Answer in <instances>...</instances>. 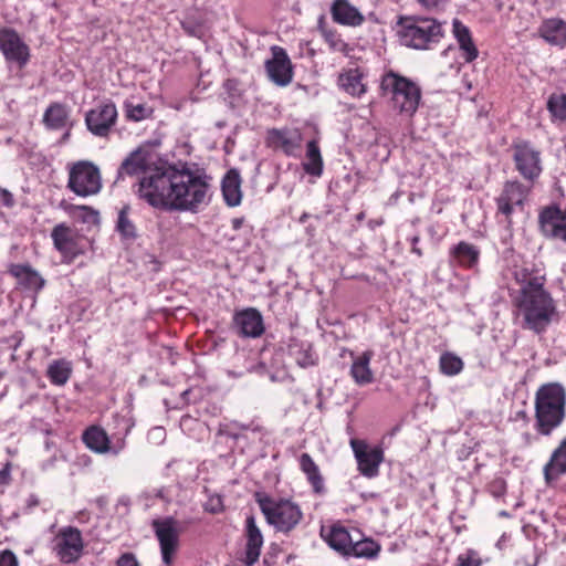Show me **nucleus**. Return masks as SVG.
I'll use <instances>...</instances> for the list:
<instances>
[{"mask_svg":"<svg viewBox=\"0 0 566 566\" xmlns=\"http://www.w3.org/2000/svg\"><path fill=\"white\" fill-rule=\"evenodd\" d=\"M268 143L271 147L283 150L287 156H294L301 147L302 135L295 129H271L268 133Z\"/></svg>","mask_w":566,"mask_h":566,"instance_id":"20","label":"nucleus"},{"mask_svg":"<svg viewBox=\"0 0 566 566\" xmlns=\"http://www.w3.org/2000/svg\"><path fill=\"white\" fill-rule=\"evenodd\" d=\"M440 371L447 376H455L463 369L462 359L453 353L446 352L439 359Z\"/></svg>","mask_w":566,"mask_h":566,"instance_id":"39","label":"nucleus"},{"mask_svg":"<svg viewBox=\"0 0 566 566\" xmlns=\"http://www.w3.org/2000/svg\"><path fill=\"white\" fill-rule=\"evenodd\" d=\"M380 90L391 108L400 116L411 118L416 114L421 101V90L415 82L389 71L381 77Z\"/></svg>","mask_w":566,"mask_h":566,"instance_id":"4","label":"nucleus"},{"mask_svg":"<svg viewBox=\"0 0 566 566\" xmlns=\"http://www.w3.org/2000/svg\"><path fill=\"white\" fill-rule=\"evenodd\" d=\"M222 195L230 207L239 206L242 199L241 178L237 170H229L222 180Z\"/></svg>","mask_w":566,"mask_h":566,"instance_id":"30","label":"nucleus"},{"mask_svg":"<svg viewBox=\"0 0 566 566\" xmlns=\"http://www.w3.org/2000/svg\"><path fill=\"white\" fill-rule=\"evenodd\" d=\"M245 551L244 563L248 566L255 564L260 557L261 548L263 546V535L260 527L256 525L254 516L250 515L245 520Z\"/></svg>","mask_w":566,"mask_h":566,"instance_id":"21","label":"nucleus"},{"mask_svg":"<svg viewBox=\"0 0 566 566\" xmlns=\"http://www.w3.org/2000/svg\"><path fill=\"white\" fill-rule=\"evenodd\" d=\"M74 216L80 218L85 223H97L98 222V212L86 207V206H77L74 208Z\"/></svg>","mask_w":566,"mask_h":566,"instance_id":"44","label":"nucleus"},{"mask_svg":"<svg viewBox=\"0 0 566 566\" xmlns=\"http://www.w3.org/2000/svg\"><path fill=\"white\" fill-rule=\"evenodd\" d=\"M205 510L209 513H220L223 510V503L220 496H211L205 504Z\"/></svg>","mask_w":566,"mask_h":566,"instance_id":"45","label":"nucleus"},{"mask_svg":"<svg viewBox=\"0 0 566 566\" xmlns=\"http://www.w3.org/2000/svg\"><path fill=\"white\" fill-rule=\"evenodd\" d=\"M123 420L125 422V429L123 433L113 434V439L111 440L104 429L92 426L86 429L83 434L84 443L91 451L95 453H112L114 455L119 454L126 447V437L133 427V423H130L129 420Z\"/></svg>","mask_w":566,"mask_h":566,"instance_id":"8","label":"nucleus"},{"mask_svg":"<svg viewBox=\"0 0 566 566\" xmlns=\"http://www.w3.org/2000/svg\"><path fill=\"white\" fill-rule=\"evenodd\" d=\"M210 178L190 165H161L139 181L138 195L163 210L197 212L210 201Z\"/></svg>","mask_w":566,"mask_h":566,"instance_id":"1","label":"nucleus"},{"mask_svg":"<svg viewBox=\"0 0 566 566\" xmlns=\"http://www.w3.org/2000/svg\"><path fill=\"white\" fill-rule=\"evenodd\" d=\"M331 14L336 23L348 27H359L365 20L359 10L348 0H334Z\"/></svg>","mask_w":566,"mask_h":566,"instance_id":"23","label":"nucleus"},{"mask_svg":"<svg viewBox=\"0 0 566 566\" xmlns=\"http://www.w3.org/2000/svg\"><path fill=\"white\" fill-rule=\"evenodd\" d=\"M231 222H232V228H233L234 230H238V229H240V228H241V226H242V223H243V219H241V218H235V219H233Z\"/></svg>","mask_w":566,"mask_h":566,"instance_id":"53","label":"nucleus"},{"mask_svg":"<svg viewBox=\"0 0 566 566\" xmlns=\"http://www.w3.org/2000/svg\"><path fill=\"white\" fill-rule=\"evenodd\" d=\"M300 468L306 475L308 482L312 484L315 492H321L323 489V479L319 469L313 461L308 453H302L300 457Z\"/></svg>","mask_w":566,"mask_h":566,"instance_id":"34","label":"nucleus"},{"mask_svg":"<svg viewBox=\"0 0 566 566\" xmlns=\"http://www.w3.org/2000/svg\"><path fill=\"white\" fill-rule=\"evenodd\" d=\"M418 242H419V238L418 237H412V239H411L412 252L418 254V255H421L422 252L418 248Z\"/></svg>","mask_w":566,"mask_h":566,"instance_id":"52","label":"nucleus"},{"mask_svg":"<svg viewBox=\"0 0 566 566\" xmlns=\"http://www.w3.org/2000/svg\"><path fill=\"white\" fill-rule=\"evenodd\" d=\"M116 229L124 240H134L137 238V230L134 222L128 218V207H124L117 218Z\"/></svg>","mask_w":566,"mask_h":566,"instance_id":"40","label":"nucleus"},{"mask_svg":"<svg viewBox=\"0 0 566 566\" xmlns=\"http://www.w3.org/2000/svg\"><path fill=\"white\" fill-rule=\"evenodd\" d=\"M234 326L243 337L256 338L264 332L263 318L255 308H247L234 315Z\"/></svg>","mask_w":566,"mask_h":566,"instance_id":"19","label":"nucleus"},{"mask_svg":"<svg viewBox=\"0 0 566 566\" xmlns=\"http://www.w3.org/2000/svg\"><path fill=\"white\" fill-rule=\"evenodd\" d=\"M0 203L7 208L14 206V198L9 190L0 188Z\"/></svg>","mask_w":566,"mask_h":566,"instance_id":"48","label":"nucleus"},{"mask_svg":"<svg viewBox=\"0 0 566 566\" xmlns=\"http://www.w3.org/2000/svg\"><path fill=\"white\" fill-rule=\"evenodd\" d=\"M270 80L279 86H286L292 82L293 69L284 49L272 48V59L265 63Z\"/></svg>","mask_w":566,"mask_h":566,"instance_id":"16","label":"nucleus"},{"mask_svg":"<svg viewBox=\"0 0 566 566\" xmlns=\"http://www.w3.org/2000/svg\"><path fill=\"white\" fill-rule=\"evenodd\" d=\"M188 394H189V390H185L182 395L187 396Z\"/></svg>","mask_w":566,"mask_h":566,"instance_id":"56","label":"nucleus"},{"mask_svg":"<svg viewBox=\"0 0 566 566\" xmlns=\"http://www.w3.org/2000/svg\"><path fill=\"white\" fill-rule=\"evenodd\" d=\"M527 192L528 190L520 182H507L497 198L499 212L509 218L515 208L523 206Z\"/></svg>","mask_w":566,"mask_h":566,"instance_id":"18","label":"nucleus"},{"mask_svg":"<svg viewBox=\"0 0 566 566\" xmlns=\"http://www.w3.org/2000/svg\"><path fill=\"white\" fill-rule=\"evenodd\" d=\"M512 274L520 285L513 302L521 326L535 334L545 333L557 316L556 302L545 289V273L533 264H521L514 265Z\"/></svg>","mask_w":566,"mask_h":566,"instance_id":"2","label":"nucleus"},{"mask_svg":"<svg viewBox=\"0 0 566 566\" xmlns=\"http://www.w3.org/2000/svg\"><path fill=\"white\" fill-rule=\"evenodd\" d=\"M149 437L150 438H154V439H158V440H161L164 439L165 437V430L163 428H154L150 432H149Z\"/></svg>","mask_w":566,"mask_h":566,"instance_id":"50","label":"nucleus"},{"mask_svg":"<svg viewBox=\"0 0 566 566\" xmlns=\"http://www.w3.org/2000/svg\"><path fill=\"white\" fill-rule=\"evenodd\" d=\"M125 116L132 122H142L153 116L154 109L146 103H135L133 98L126 99L123 105Z\"/></svg>","mask_w":566,"mask_h":566,"instance_id":"36","label":"nucleus"},{"mask_svg":"<svg viewBox=\"0 0 566 566\" xmlns=\"http://www.w3.org/2000/svg\"><path fill=\"white\" fill-rule=\"evenodd\" d=\"M547 109L554 119L565 120L566 95L562 93L552 94L547 101Z\"/></svg>","mask_w":566,"mask_h":566,"instance_id":"41","label":"nucleus"},{"mask_svg":"<svg viewBox=\"0 0 566 566\" xmlns=\"http://www.w3.org/2000/svg\"><path fill=\"white\" fill-rule=\"evenodd\" d=\"M524 439L526 446H530L532 443V436L530 433H525Z\"/></svg>","mask_w":566,"mask_h":566,"instance_id":"54","label":"nucleus"},{"mask_svg":"<svg viewBox=\"0 0 566 566\" xmlns=\"http://www.w3.org/2000/svg\"><path fill=\"white\" fill-rule=\"evenodd\" d=\"M539 35L551 45H566V22L558 18L546 19L538 29Z\"/></svg>","mask_w":566,"mask_h":566,"instance_id":"25","label":"nucleus"},{"mask_svg":"<svg viewBox=\"0 0 566 566\" xmlns=\"http://www.w3.org/2000/svg\"><path fill=\"white\" fill-rule=\"evenodd\" d=\"M525 566H537L538 564V557H535L534 562L533 563H528V562H524L523 563Z\"/></svg>","mask_w":566,"mask_h":566,"instance_id":"55","label":"nucleus"},{"mask_svg":"<svg viewBox=\"0 0 566 566\" xmlns=\"http://www.w3.org/2000/svg\"><path fill=\"white\" fill-rule=\"evenodd\" d=\"M374 352L368 349L358 355L352 354L350 376L358 386H366L374 381V373L370 368V361Z\"/></svg>","mask_w":566,"mask_h":566,"instance_id":"24","label":"nucleus"},{"mask_svg":"<svg viewBox=\"0 0 566 566\" xmlns=\"http://www.w3.org/2000/svg\"><path fill=\"white\" fill-rule=\"evenodd\" d=\"M0 51L8 63L22 69L30 60V49L13 29H0Z\"/></svg>","mask_w":566,"mask_h":566,"instance_id":"12","label":"nucleus"},{"mask_svg":"<svg viewBox=\"0 0 566 566\" xmlns=\"http://www.w3.org/2000/svg\"><path fill=\"white\" fill-rule=\"evenodd\" d=\"M167 165L166 163H158V155L149 146H142L132 151L122 163L118 168L117 177L124 178L125 176H135L144 174L143 177L156 168Z\"/></svg>","mask_w":566,"mask_h":566,"instance_id":"9","label":"nucleus"},{"mask_svg":"<svg viewBox=\"0 0 566 566\" xmlns=\"http://www.w3.org/2000/svg\"><path fill=\"white\" fill-rule=\"evenodd\" d=\"M452 256L457 263L464 268H473L480 256V251L473 244L468 242L458 243L451 251Z\"/></svg>","mask_w":566,"mask_h":566,"instance_id":"32","label":"nucleus"},{"mask_svg":"<svg viewBox=\"0 0 566 566\" xmlns=\"http://www.w3.org/2000/svg\"><path fill=\"white\" fill-rule=\"evenodd\" d=\"M322 35L324 38V41L328 44L329 49L334 52L343 53L347 49V44L345 41L340 38V35L329 29H323Z\"/></svg>","mask_w":566,"mask_h":566,"instance_id":"42","label":"nucleus"},{"mask_svg":"<svg viewBox=\"0 0 566 566\" xmlns=\"http://www.w3.org/2000/svg\"><path fill=\"white\" fill-rule=\"evenodd\" d=\"M69 109L60 103L52 104L44 113V123L52 129H61L67 125Z\"/></svg>","mask_w":566,"mask_h":566,"instance_id":"33","label":"nucleus"},{"mask_svg":"<svg viewBox=\"0 0 566 566\" xmlns=\"http://www.w3.org/2000/svg\"><path fill=\"white\" fill-rule=\"evenodd\" d=\"M0 566H18V558L9 549L0 552Z\"/></svg>","mask_w":566,"mask_h":566,"instance_id":"46","label":"nucleus"},{"mask_svg":"<svg viewBox=\"0 0 566 566\" xmlns=\"http://www.w3.org/2000/svg\"><path fill=\"white\" fill-rule=\"evenodd\" d=\"M514 160L517 170L526 179H534L542 171L539 153L528 143H521L515 146Z\"/></svg>","mask_w":566,"mask_h":566,"instance_id":"17","label":"nucleus"},{"mask_svg":"<svg viewBox=\"0 0 566 566\" xmlns=\"http://www.w3.org/2000/svg\"><path fill=\"white\" fill-rule=\"evenodd\" d=\"M457 566H481L482 559L474 549H467L457 557Z\"/></svg>","mask_w":566,"mask_h":566,"instance_id":"43","label":"nucleus"},{"mask_svg":"<svg viewBox=\"0 0 566 566\" xmlns=\"http://www.w3.org/2000/svg\"><path fill=\"white\" fill-rule=\"evenodd\" d=\"M566 391L556 382L542 385L535 394L534 428L542 436H549L565 419Z\"/></svg>","mask_w":566,"mask_h":566,"instance_id":"3","label":"nucleus"},{"mask_svg":"<svg viewBox=\"0 0 566 566\" xmlns=\"http://www.w3.org/2000/svg\"><path fill=\"white\" fill-rule=\"evenodd\" d=\"M153 527L159 542L163 562L169 566L172 563L179 543L177 522L172 517L155 520Z\"/></svg>","mask_w":566,"mask_h":566,"instance_id":"14","label":"nucleus"},{"mask_svg":"<svg viewBox=\"0 0 566 566\" xmlns=\"http://www.w3.org/2000/svg\"><path fill=\"white\" fill-rule=\"evenodd\" d=\"M321 534L329 547L347 556L353 539L345 527L339 525H334L329 528L323 527Z\"/></svg>","mask_w":566,"mask_h":566,"instance_id":"27","label":"nucleus"},{"mask_svg":"<svg viewBox=\"0 0 566 566\" xmlns=\"http://www.w3.org/2000/svg\"><path fill=\"white\" fill-rule=\"evenodd\" d=\"M426 8H433L439 6L443 0H418Z\"/></svg>","mask_w":566,"mask_h":566,"instance_id":"51","label":"nucleus"},{"mask_svg":"<svg viewBox=\"0 0 566 566\" xmlns=\"http://www.w3.org/2000/svg\"><path fill=\"white\" fill-rule=\"evenodd\" d=\"M380 547L375 541L364 539L358 541L356 543H352L347 556L374 558L378 555Z\"/></svg>","mask_w":566,"mask_h":566,"instance_id":"38","label":"nucleus"},{"mask_svg":"<svg viewBox=\"0 0 566 566\" xmlns=\"http://www.w3.org/2000/svg\"><path fill=\"white\" fill-rule=\"evenodd\" d=\"M306 174L321 177L323 174V158L316 140H311L306 146L305 160L302 163Z\"/></svg>","mask_w":566,"mask_h":566,"instance_id":"31","label":"nucleus"},{"mask_svg":"<svg viewBox=\"0 0 566 566\" xmlns=\"http://www.w3.org/2000/svg\"><path fill=\"white\" fill-rule=\"evenodd\" d=\"M51 238L55 249L63 255L66 262H72L76 256L85 252L82 235L64 223H60L53 228Z\"/></svg>","mask_w":566,"mask_h":566,"instance_id":"11","label":"nucleus"},{"mask_svg":"<svg viewBox=\"0 0 566 566\" xmlns=\"http://www.w3.org/2000/svg\"><path fill=\"white\" fill-rule=\"evenodd\" d=\"M8 271L25 290L39 292L45 284L41 274L29 264L13 263L9 265Z\"/></svg>","mask_w":566,"mask_h":566,"instance_id":"22","label":"nucleus"},{"mask_svg":"<svg viewBox=\"0 0 566 566\" xmlns=\"http://www.w3.org/2000/svg\"><path fill=\"white\" fill-rule=\"evenodd\" d=\"M84 541L81 532L73 526L62 527L54 537L53 552L64 564L75 563L82 556Z\"/></svg>","mask_w":566,"mask_h":566,"instance_id":"10","label":"nucleus"},{"mask_svg":"<svg viewBox=\"0 0 566 566\" xmlns=\"http://www.w3.org/2000/svg\"><path fill=\"white\" fill-rule=\"evenodd\" d=\"M397 34L402 45L424 50L442 36L441 24L431 18L402 17L398 21Z\"/></svg>","mask_w":566,"mask_h":566,"instance_id":"6","label":"nucleus"},{"mask_svg":"<svg viewBox=\"0 0 566 566\" xmlns=\"http://www.w3.org/2000/svg\"><path fill=\"white\" fill-rule=\"evenodd\" d=\"M290 353L295 359L296 364L301 367L313 366L317 361L315 353L312 350L310 344H294L290 347Z\"/></svg>","mask_w":566,"mask_h":566,"instance_id":"37","label":"nucleus"},{"mask_svg":"<svg viewBox=\"0 0 566 566\" xmlns=\"http://www.w3.org/2000/svg\"><path fill=\"white\" fill-rule=\"evenodd\" d=\"M10 472L11 467L9 463H7L1 470H0V482L3 484H8L10 482Z\"/></svg>","mask_w":566,"mask_h":566,"instance_id":"49","label":"nucleus"},{"mask_svg":"<svg viewBox=\"0 0 566 566\" xmlns=\"http://www.w3.org/2000/svg\"><path fill=\"white\" fill-rule=\"evenodd\" d=\"M72 374V364L65 359L52 361L48 368V377L53 385L63 386Z\"/></svg>","mask_w":566,"mask_h":566,"instance_id":"35","label":"nucleus"},{"mask_svg":"<svg viewBox=\"0 0 566 566\" xmlns=\"http://www.w3.org/2000/svg\"><path fill=\"white\" fill-rule=\"evenodd\" d=\"M338 84L342 90L354 97H360L366 93L364 74L359 69H349L338 77Z\"/></svg>","mask_w":566,"mask_h":566,"instance_id":"29","label":"nucleus"},{"mask_svg":"<svg viewBox=\"0 0 566 566\" xmlns=\"http://www.w3.org/2000/svg\"><path fill=\"white\" fill-rule=\"evenodd\" d=\"M566 473V438L553 451L544 467L545 481L551 484Z\"/></svg>","mask_w":566,"mask_h":566,"instance_id":"26","label":"nucleus"},{"mask_svg":"<svg viewBox=\"0 0 566 566\" xmlns=\"http://www.w3.org/2000/svg\"><path fill=\"white\" fill-rule=\"evenodd\" d=\"M254 497L268 524L277 532H291L303 518L301 507L291 500L275 499L265 492H256Z\"/></svg>","mask_w":566,"mask_h":566,"instance_id":"5","label":"nucleus"},{"mask_svg":"<svg viewBox=\"0 0 566 566\" xmlns=\"http://www.w3.org/2000/svg\"><path fill=\"white\" fill-rule=\"evenodd\" d=\"M117 119V108L113 102H107L87 112L85 124L88 130L99 137H106Z\"/></svg>","mask_w":566,"mask_h":566,"instance_id":"15","label":"nucleus"},{"mask_svg":"<svg viewBox=\"0 0 566 566\" xmlns=\"http://www.w3.org/2000/svg\"><path fill=\"white\" fill-rule=\"evenodd\" d=\"M452 27L453 34L462 52V57L467 63L474 61L479 55V51L473 43L469 28L457 19L453 20Z\"/></svg>","mask_w":566,"mask_h":566,"instance_id":"28","label":"nucleus"},{"mask_svg":"<svg viewBox=\"0 0 566 566\" xmlns=\"http://www.w3.org/2000/svg\"><path fill=\"white\" fill-rule=\"evenodd\" d=\"M67 187L80 197L98 193L102 189V176L98 167L87 160L71 164Z\"/></svg>","mask_w":566,"mask_h":566,"instance_id":"7","label":"nucleus"},{"mask_svg":"<svg viewBox=\"0 0 566 566\" xmlns=\"http://www.w3.org/2000/svg\"><path fill=\"white\" fill-rule=\"evenodd\" d=\"M358 464L359 472L366 478L378 475L379 465L384 461L380 447H369L364 440L352 439L349 442Z\"/></svg>","mask_w":566,"mask_h":566,"instance_id":"13","label":"nucleus"},{"mask_svg":"<svg viewBox=\"0 0 566 566\" xmlns=\"http://www.w3.org/2000/svg\"><path fill=\"white\" fill-rule=\"evenodd\" d=\"M117 566H139V564L134 554L125 553L117 559Z\"/></svg>","mask_w":566,"mask_h":566,"instance_id":"47","label":"nucleus"}]
</instances>
